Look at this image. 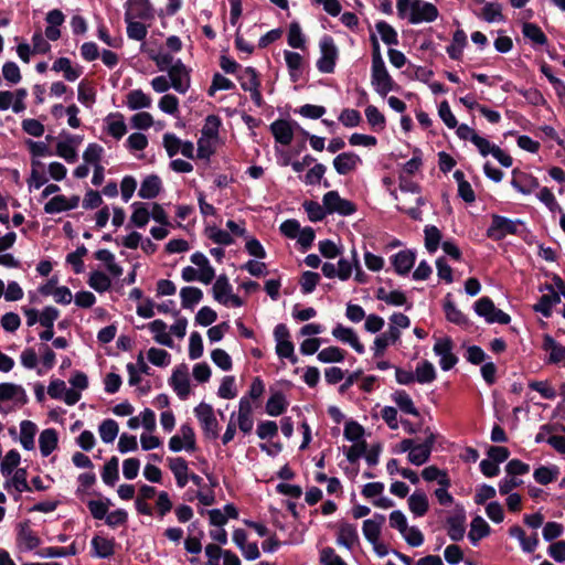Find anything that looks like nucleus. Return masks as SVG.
<instances>
[{
    "mask_svg": "<svg viewBox=\"0 0 565 565\" xmlns=\"http://www.w3.org/2000/svg\"><path fill=\"white\" fill-rule=\"evenodd\" d=\"M270 130L277 142L287 146L292 141L294 130L289 121L276 120L270 125Z\"/></svg>",
    "mask_w": 565,
    "mask_h": 565,
    "instance_id": "c85d7f7f",
    "label": "nucleus"
},
{
    "mask_svg": "<svg viewBox=\"0 0 565 565\" xmlns=\"http://www.w3.org/2000/svg\"><path fill=\"white\" fill-rule=\"evenodd\" d=\"M111 502L109 499L105 500H89L87 502V508L92 514V516L96 520H104L108 513L109 507Z\"/></svg>",
    "mask_w": 565,
    "mask_h": 565,
    "instance_id": "bf43d9fd",
    "label": "nucleus"
},
{
    "mask_svg": "<svg viewBox=\"0 0 565 565\" xmlns=\"http://www.w3.org/2000/svg\"><path fill=\"white\" fill-rule=\"evenodd\" d=\"M52 70L56 73L62 72L64 78L68 82H74L82 75V68L79 66H73L71 60L67 57H58L53 63Z\"/></svg>",
    "mask_w": 565,
    "mask_h": 565,
    "instance_id": "7c9ffc66",
    "label": "nucleus"
},
{
    "mask_svg": "<svg viewBox=\"0 0 565 565\" xmlns=\"http://www.w3.org/2000/svg\"><path fill=\"white\" fill-rule=\"evenodd\" d=\"M168 77L175 92L185 94L189 90L191 86L190 73L180 60H177L174 64L169 67Z\"/></svg>",
    "mask_w": 565,
    "mask_h": 565,
    "instance_id": "9d476101",
    "label": "nucleus"
},
{
    "mask_svg": "<svg viewBox=\"0 0 565 565\" xmlns=\"http://www.w3.org/2000/svg\"><path fill=\"white\" fill-rule=\"evenodd\" d=\"M191 262L196 266L200 275L199 281L209 285L215 278V270L203 253L196 252L191 256Z\"/></svg>",
    "mask_w": 565,
    "mask_h": 565,
    "instance_id": "412c9836",
    "label": "nucleus"
},
{
    "mask_svg": "<svg viewBox=\"0 0 565 565\" xmlns=\"http://www.w3.org/2000/svg\"><path fill=\"white\" fill-rule=\"evenodd\" d=\"M148 360L156 366L164 367L171 362V355L163 349L150 348L147 353Z\"/></svg>",
    "mask_w": 565,
    "mask_h": 565,
    "instance_id": "774afa93",
    "label": "nucleus"
},
{
    "mask_svg": "<svg viewBox=\"0 0 565 565\" xmlns=\"http://www.w3.org/2000/svg\"><path fill=\"white\" fill-rule=\"evenodd\" d=\"M32 171L31 175L28 180V184L30 189H40L42 185H44L47 182L46 177L41 171L42 163L39 160L32 159L31 162Z\"/></svg>",
    "mask_w": 565,
    "mask_h": 565,
    "instance_id": "680f3d73",
    "label": "nucleus"
},
{
    "mask_svg": "<svg viewBox=\"0 0 565 565\" xmlns=\"http://www.w3.org/2000/svg\"><path fill=\"white\" fill-rule=\"evenodd\" d=\"M161 191V180L158 175L147 177L138 191V195L142 199H153Z\"/></svg>",
    "mask_w": 565,
    "mask_h": 565,
    "instance_id": "e433bc0d",
    "label": "nucleus"
},
{
    "mask_svg": "<svg viewBox=\"0 0 565 565\" xmlns=\"http://www.w3.org/2000/svg\"><path fill=\"white\" fill-rule=\"evenodd\" d=\"M475 311L479 317L484 318L488 323L508 324L511 320L508 313L495 308L489 297H482L477 300L475 302Z\"/></svg>",
    "mask_w": 565,
    "mask_h": 565,
    "instance_id": "20e7f679",
    "label": "nucleus"
},
{
    "mask_svg": "<svg viewBox=\"0 0 565 565\" xmlns=\"http://www.w3.org/2000/svg\"><path fill=\"white\" fill-rule=\"evenodd\" d=\"M452 341L447 337L437 339L434 344V352L439 356V365L444 371H449L458 362L452 353Z\"/></svg>",
    "mask_w": 565,
    "mask_h": 565,
    "instance_id": "dca6fc26",
    "label": "nucleus"
},
{
    "mask_svg": "<svg viewBox=\"0 0 565 565\" xmlns=\"http://www.w3.org/2000/svg\"><path fill=\"white\" fill-rule=\"evenodd\" d=\"M434 441V436L430 435L424 443L415 445L407 456L408 461L415 466L426 463L430 458Z\"/></svg>",
    "mask_w": 565,
    "mask_h": 565,
    "instance_id": "4be33fe9",
    "label": "nucleus"
},
{
    "mask_svg": "<svg viewBox=\"0 0 565 565\" xmlns=\"http://www.w3.org/2000/svg\"><path fill=\"white\" fill-rule=\"evenodd\" d=\"M415 377L420 384L431 383L436 379V371L433 363L424 361L417 364Z\"/></svg>",
    "mask_w": 565,
    "mask_h": 565,
    "instance_id": "5fc2aeb1",
    "label": "nucleus"
},
{
    "mask_svg": "<svg viewBox=\"0 0 565 565\" xmlns=\"http://www.w3.org/2000/svg\"><path fill=\"white\" fill-rule=\"evenodd\" d=\"M408 508L415 516H423L428 511V498L423 491H415L408 497Z\"/></svg>",
    "mask_w": 565,
    "mask_h": 565,
    "instance_id": "c9c22d12",
    "label": "nucleus"
},
{
    "mask_svg": "<svg viewBox=\"0 0 565 565\" xmlns=\"http://www.w3.org/2000/svg\"><path fill=\"white\" fill-rule=\"evenodd\" d=\"M424 480L437 481L439 486H450V479L445 470H440L436 466H428L422 471Z\"/></svg>",
    "mask_w": 565,
    "mask_h": 565,
    "instance_id": "09e8293b",
    "label": "nucleus"
},
{
    "mask_svg": "<svg viewBox=\"0 0 565 565\" xmlns=\"http://www.w3.org/2000/svg\"><path fill=\"white\" fill-rule=\"evenodd\" d=\"M375 26H376L379 34L381 35L382 41L385 44H388V45L398 44V35L393 26H391L385 21L377 22Z\"/></svg>",
    "mask_w": 565,
    "mask_h": 565,
    "instance_id": "0e129e2a",
    "label": "nucleus"
},
{
    "mask_svg": "<svg viewBox=\"0 0 565 565\" xmlns=\"http://www.w3.org/2000/svg\"><path fill=\"white\" fill-rule=\"evenodd\" d=\"M88 285L97 292H105L111 287L110 278L103 271L95 270L90 273Z\"/></svg>",
    "mask_w": 565,
    "mask_h": 565,
    "instance_id": "603ef678",
    "label": "nucleus"
},
{
    "mask_svg": "<svg viewBox=\"0 0 565 565\" xmlns=\"http://www.w3.org/2000/svg\"><path fill=\"white\" fill-rule=\"evenodd\" d=\"M547 289L550 290V292L543 295L539 299L537 303L533 306L534 311L540 312L545 318L551 317L553 307L561 302L559 295L556 291H554V289L551 286H548Z\"/></svg>",
    "mask_w": 565,
    "mask_h": 565,
    "instance_id": "bb28decb",
    "label": "nucleus"
},
{
    "mask_svg": "<svg viewBox=\"0 0 565 565\" xmlns=\"http://www.w3.org/2000/svg\"><path fill=\"white\" fill-rule=\"evenodd\" d=\"M416 260L415 252L411 249L401 250L392 257V264L395 271L401 275H407Z\"/></svg>",
    "mask_w": 565,
    "mask_h": 565,
    "instance_id": "393cba45",
    "label": "nucleus"
},
{
    "mask_svg": "<svg viewBox=\"0 0 565 565\" xmlns=\"http://www.w3.org/2000/svg\"><path fill=\"white\" fill-rule=\"evenodd\" d=\"M114 540H109L103 536H95L92 540V547L97 557L107 558L114 554Z\"/></svg>",
    "mask_w": 565,
    "mask_h": 565,
    "instance_id": "79ce46f5",
    "label": "nucleus"
},
{
    "mask_svg": "<svg viewBox=\"0 0 565 565\" xmlns=\"http://www.w3.org/2000/svg\"><path fill=\"white\" fill-rule=\"evenodd\" d=\"M105 130L108 135L119 140L127 132V126L125 122V118L120 113L109 114L105 118Z\"/></svg>",
    "mask_w": 565,
    "mask_h": 565,
    "instance_id": "a878e982",
    "label": "nucleus"
},
{
    "mask_svg": "<svg viewBox=\"0 0 565 565\" xmlns=\"http://www.w3.org/2000/svg\"><path fill=\"white\" fill-rule=\"evenodd\" d=\"M352 257L349 259V258H340L338 264L335 265L337 267V274H338V278L342 281H345L348 280L354 268H359V257H358V253L356 250L353 248L352 249Z\"/></svg>",
    "mask_w": 565,
    "mask_h": 565,
    "instance_id": "f704fd0d",
    "label": "nucleus"
},
{
    "mask_svg": "<svg viewBox=\"0 0 565 565\" xmlns=\"http://www.w3.org/2000/svg\"><path fill=\"white\" fill-rule=\"evenodd\" d=\"M180 297L183 308H192L199 303L203 297V292L198 287H183L180 290Z\"/></svg>",
    "mask_w": 565,
    "mask_h": 565,
    "instance_id": "864d4df0",
    "label": "nucleus"
},
{
    "mask_svg": "<svg viewBox=\"0 0 565 565\" xmlns=\"http://www.w3.org/2000/svg\"><path fill=\"white\" fill-rule=\"evenodd\" d=\"M83 138L76 135L63 134L56 143V154L68 163H74L77 158V149Z\"/></svg>",
    "mask_w": 565,
    "mask_h": 565,
    "instance_id": "9b49d317",
    "label": "nucleus"
},
{
    "mask_svg": "<svg viewBox=\"0 0 565 565\" xmlns=\"http://www.w3.org/2000/svg\"><path fill=\"white\" fill-rule=\"evenodd\" d=\"M322 203L328 214L338 213L340 215H351L355 212V205L340 196L338 191H329L322 198Z\"/></svg>",
    "mask_w": 565,
    "mask_h": 565,
    "instance_id": "1a4fd4ad",
    "label": "nucleus"
},
{
    "mask_svg": "<svg viewBox=\"0 0 565 565\" xmlns=\"http://www.w3.org/2000/svg\"><path fill=\"white\" fill-rule=\"evenodd\" d=\"M520 222L500 215L492 216V223L487 231L488 237L500 241L508 234H515Z\"/></svg>",
    "mask_w": 565,
    "mask_h": 565,
    "instance_id": "f8f14e48",
    "label": "nucleus"
},
{
    "mask_svg": "<svg viewBox=\"0 0 565 565\" xmlns=\"http://www.w3.org/2000/svg\"><path fill=\"white\" fill-rule=\"evenodd\" d=\"M358 539L359 535L354 525L349 523H343L340 525L337 539L338 544L351 548Z\"/></svg>",
    "mask_w": 565,
    "mask_h": 565,
    "instance_id": "a19ab883",
    "label": "nucleus"
},
{
    "mask_svg": "<svg viewBox=\"0 0 565 565\" xmlns=\"http://www.w3.org/2000/svg\"><path fill=\"white\" fill-rule=\"evenodd\" d=\"M490 525L486 522V520L482 516L477 515L472 519L470 523V531L468 533V537L472 545H477L481 539L490 534Z\"/></svg>",
    "mask_w": 565,
    "mask_h": 565,
    "instance_id": "2f4dec72",
    "label": "nucleus"
},
{
    "mask_svg": "<svg viewBox=\"0 0 565 565\" xmlns=\"http://www.w3.org/2000/svg\"><path fill=\"white\" fill-rule=\"evenodd\" d=\"M361 163L362 159L354 152H342L333 159V168L341 175L355 171Z\"/></svg>",
    "mask_w": 565,
    "mask_h": 565,
    "instance_id": "a211bd4d",
    "label": "nucleus"
},
{
    "mask_svg": "<svg viewBox=\"0 0 565 565\" xmlns=\"http://www.w3.org/2000/svg\"><path fill=\"white\" fill-rule=\"evenodd\" d=\"M467 44V35L463 30H457L452 35L451 44L447 46L446 51L450 58L459 60L462 55L463 47Z\"/></svg>",
    "mask_w": 565,
    "mask_h": 565,
    "instance_id": "58836bf2",
    "label": "nucleus"
},
{
    "mask_svg": "<svg viewBox=\"0 0 565 565\" xmlns=\"http://www.w3.org/2000/svg\"><path fill=\"white\" fill-rule=\"evenodd\" d=\"M58 435L54 428H46L41 431L39 447L43 457L50 456L57 447Z\"/></svg>",
    "mask_w": 565,
    "mask_h": 565,
    "instance_id": "c756f323",
    "label": "nucleus"
},
{
    "mask_svg": "<svg viewBox=\"0 0 565 565\" xmlns=\"http://www.w3.org/2000/svg\"><path fill=\"white\" fill-rule=\"evenodd\" d=\"M151 104V97L141 89H132L126 96V105L130 110L149 108Z\"/></svg>",
    "mask_w": 565,
    "mask_h": 565,
    "instance_id": "72a5a7b5",
    "label": "nucleus"
},
{
    "mask_svg": "<svg viewBox=\"0 0 565 565\" xmlns=\"http://www.w3.org/2000/svg\"><path fill=\"white\" fill-rule=\"evenodd\" d=\"M96 259L105 263L108 273L114 277L122 275V268L116 263L115 255L108 249H99L95 253Z\"/></svg>",
    "mask_w": 565,
    "mask_h": 565,
    "instance_id": "a18cd8bd",
    "label": "nucleus"
},
{
    "mask_svg": "<svg viewBox=\"0 0 565 565\" xmlns=\"http://www.w3.org/2000/svg\"><path fill=\"white\" fill-rule=\"evenodd\" d=\"M6 489L14 488L18 492L31 491V488L26 481V470L17 469L10 480L4 483Z\"/></svg>",
    "mask_w": 565,
    "mask_h": 565,
    "instance_id": "3c124183",
    "label": "nucleus"
},
{
    "mask_svg": "<svg viewBox=\"0 0 565 565\" xmlns=\"http://www.w3.org/2000/svg\"><path fill=\"white\" fill-rule=\"evenodd\" d=\"M134 212L130 216V222L137 227H145L150 218V212L140 202L132 203Z\"/></svg>",
    "mask_w": 565,
    "mask_h": 565,
    "instance_id": "13d9d810",
    "label": "nucleus"
},
{
    "mask_svg": "<svg viewBox=\"0 0 565 565\" xmlns=\"http://www.w3.org/2000/svg\"><path fill=\"white\" fill-rule=\"evenodd\" d=\"M285 62L287 64V67L289 70V74L292 81H297L300 76L303 58L302 56L292 51H285L284 52Z\"/></svg>",
    "mask_w": 565,
    "mask_h": 565,
    "instance_id": "37998d69",
    "label": "nucleus"
},
{
    "mask_svg": "<svg viewBox=\"0 0 565 565\" xmlns=\"http://www.w3.org/2000/svg\"><path fill=\"white\" fill-rule=\"evenodd\" d=\"M254 409L255 405L249 401V397H242L238 403V411L235 412V420L238 429L247 435L254 427Z\"/></svg>",
    "mask_w": 565,
    "mask_h": 565,
    "instance_id": "2eb2a0df",
    "label": "nucleus"
},
{
    "mask_svg": "<svg viewBox=\"0 0 565 565\" xmlns=\"http://www.w3.org/2000/svg\"><path fill=\"white\" fill-rule=\"evenodd\" d=\"M392 399L398 408L406 414L418 416L419 413L415 407L412 397L405 391H396L392 395Z\"/></svg>",
    "mask_w": 565,
    "mask_h": 565,
    "instance_id": "c03bdc74",
    "label": "nucleus"
},
{
    "mask_svg": "<svg viewBox=\"0 0 565 565\" xmlns=\"http://www.w3.org/2000/svg\"><path fill=\"white\" fill-rule=\"evenodd\" d=\"M320 57L317 61V68L321 73L330 74L334 71L335 61L338 58V49L331 36H323L319 43Z\"/></svg>",
    "mask_w": 565,
    "mask_h": 565,
    "instance_id": "39448f33",
    "label": "nucleus"
},
{
    "mask_svg": "<svg viewBox=\"0 0 565 565\" xmlns=\"http://www.w3.org/2000/svg\"><path fill=\"white\" fill-rule=\"evenodd\" d=\"M118 458L113 457L104 466L102 479L106 484L114 486L118 480Z\"/></svg>",
    "mask_w": 565,
    "mask_h": 565,
    "instance_id": "69168bd1",
    "label": "nucleus"
},
{
    "mask_svg": "<svg viewBox=\"0 0 565 565\" xmlns=\"http://www.w3.org/2000/svg\"><path fill=\"white\" fill-rule=\"evenodd\" d=\"M385 523L383 514H374L371 519L363 522L362 531L365 539L375 545L380 540L381 529Z\"/></svg>",
    "mask_w": 565,
    "mask_h": 565,
    "instance_id": "5701e85b",
    "label": "nucleus"
},
{
    "mask_svg": "<svg viewBox=\"0 0 565 565\" xmlns=\"http://www.w3.org/2000/svg\"><path fill=\"white\" fill-rule=\"evenodd\" d=\"M425 233V247L429 253H435L440 244L441 241V233L440 231L434 226L429 225L426 226L424 230Z\"/></svg>",
    "mask_w": 565,
    "mask_h": 565,
    "instance_id": "e2e57ef3",
    "label": "nucleus"
},
{
    "mask_svg": "<svg viewBox=\"0 0 565 565\" xmlns=\"http://www.w3.org/2000/svg\"><path fill=\"white\" fill-rule=\"evenodd\" d=\"M232 290L228 278L225 275H221L212 287L213 298L224 306L241 307L243 305L242 299L234 295Z\"/></svg>",
    "mask_w": 565,
    "mask_h": 565,
    "instance_id": "423d86ee",
    "label": "nucleus"
},
{
    "mask_svg": "<svg viewBox=\"0 0 565 565\" xmlns=\"http://www.w3.org/2000/svg\"><path fill=\"white\" fill-rule=\"evenodd\" d=\"M41 543V537L31 529L28 522L18 524L15 544L19 552L25 553L34 551Z\"/></svg>",
    "mask_w": 565,
    "mask_h": 565,
    "instance_id": "6e6552de",
    "label": "nucleus"
},
{
    "mask_svg": "<svg viewBox=\"0 0 565 565\" xmlns=\"http://www.w3.org/2000/svg\"><path fill=\"white\" fill-rule=\"evenodd\" d=\"M286 407L287 403L281 393L273 394L266 403V412L270 416H278L282 414Z\"/></svg>",
    "mask_w": 565,
    "mask_h": 565,
    "instance_id": "052dcab7",
    "label": "nucleus"
},
{
    "mask_svg": "<svg viewBox=\"0 0 565 565\" xmlns=\"http://www.w3.org/2000/svg\"><path fill=\"white\" fill-rule=\"evenodd\" d=\"M168 465L175 478L178 487H185L189 481V467L185 459L181 457L169 458Z\"/></svg>",
    "mask_w": 565,
    "mask_h": 565,
    "instance_id": "cd10ccee",
    "label": "nucleus"
},
{
    "mask_svg": "<svg viewBox=\"0 0 565 565\" xmlns=\"http://www.w3.org/2000/svg\"><path fill=\"white\" fill-rule=\"evenodd\" d=\"M125 7V21L153 18V10L149 0H128Z\"/></svg>",
    "mask_w": 565,
    "mask_h": 565,
    "instance_id": "f3484780",
    "label": "nucleus"
},
{
    "mask_svg": "<svg viewBox=\"0 0 565 565\" xmlns=\"http://www.w3.org/2000/svg\"><path fill=\"white\" fill-rule=\"evenodd\" d=\"M149 330L153 333V339L157 343L168 348L173 347V340L167 331V323L160 319L153 320L148 324Z\"/></svg>",
    "mask_w": 565,
    "mask_h": 565,
    "instance_id": "473e14b6",
    "label": "nucleus"
},
{
    "mask_svg": "<svg viewBox=\"0 0 565 565\" xmlns=\"http://www.w3.org/2000/svg\"><path fill=\"white\" fill-rule=\"evenodd\" d=\"M371 84L374 87V90L383 97L393 89L394 81L390 75L384 62L372 64Z\"/></svg>",
    "mask_w": 565,
    "mask_h": 565,
    "instance_id": "0eeeda50",
    "label": "nucleus"
},
{
    "mask_svg": "<svg viewBox=\"0 0 565 565\" xmlns=\"http://www.w3.org/2000/svg\"><path fill=\"white\" fill-rule=\"evenodd\" d=\"M511 185L522 194H531L533 191L539 189L540 184L535 177L513 170Z\"/></svg>",
    "mask_w": 565,
    "mask_h": 565,
    "instance_id": "6ab92c4d",
    "label": "nucleus"
},
{
    "mask_svg": "<svg viewBox=\"0 0 565 565\" xmlns=\"http://www.w3.org/2000/svg\"><path fill=\"white\" fill-rule=\"evenodd\" d=\"M104 153V149L98 143H89L84 153L83 159L85 163L92 164L93 167L100 166V160Z\"/></svg>",
    "mask_w": 565,
    "mask_h": 565,
    "instance_id": "338daca9",
    "label": "nucleus"
},
{
    "mask_svg": "<svg viewBox=\"0 0 565 565\" xmlns=\"http://www.w3.org/2000/svg\"><path fill=\"white\" fill-rule=\"evenodd\" d=\"M396 9L399 18L411 24L430 23L439 15L437 7L424 0H397Z\"/></svg>",
    "mask_w": 565,
    "mask_h": 565,
    "instance_id": "f257e3e1",
    "label": "nucleus"
},
{
    "mask_svg": "<svg viewBox=\"0 0 565 565\" xmlns=\"http://www.w3.org/2000/svg\"><path fill=\"white\" fill-rule=\"evenodd\" d=\"M376 298L391 306H404L406 303V296L399 290L387 291L380 288L376 292Z\"/></svg>",
    "mask_w": 565,
    "mask_h": 565,
    "instance_id": "4d7b16f0",
    "label": "nucleus"
},
{
    "mask_svg": "<svg viewBox=\"0 0 565 565\" xmlns=\"http://www.w3.org/2000/svg\"><path fill=\"white\" fill-rule=\"evenodd\" d=\"M332 335L337 340L350 344L359 354L364 353V347L359 341L358 334L353 329L338 324L333 328Z\"/></svg>",
    "mask_w": 565,
    "mask_h": 565,
    "instance_id": "b1692460",
    "label": "nucleus"
},
{
    "mask_svg": "<svg viewBox=\"0 0 565 565\" xmlns=\"http://www.w3.org/2000/svg\"><path fill=\"white\" fill-rule=\"evenodd\" d=\"M118 431L119 426L117 422L110 418L103 420L98 427L100 439L105 444H111L116 439Z\"/></svg>",
    "mask_w": 565,
    "mask_h": 565,
    "instance_id": "de8ad7c7",
    "label": "nucleus"
},
{
    "mask_svg": "<svg viewBox=\"0 0 565 565\" xmlns=\"http://www.w3.org/2000/svg\"><path fill=\"white\" fill-rule=\"evenodd\" d=\"M449 297L450 295L447 296L444 303V310L447 320L458 326H469L468 318L455 306V303L449 299Z\"/></svg>",
    "mask_w": 565,
    "mask_h": 565,
    "instance_id": "ea45409f",
    "label": "nucleus"
},
{
    "mask_svg": "<svg viewBox=\"0 0 565 565\" xmlns=\"http://www.w3.org/2000/svg\"><path fill=\"white\" fill-rule=\"evenodd\" d=\"M170 386L173 388L180 399H186L191 393L189 369L185 364L178 365L169 380Z\"/></svg>",
    "mask_w": 565,
    "mask_h": 565,
    "instance_id": "4468645a",
    "label": "nucleus"
},
{
    "mask_svg": "<svg viewBox=\"0 0 565 565\" xmlns=\"http://www.w3.org/2000/svg\"><path fill=\"white\" fill-rule=\"evenodd\" d=\"M522 33L534 44L544 45L547 42L546 35L543 33L541 28L534 23H523Z\"/></svg>",
    "mask_w": 565,
    "mask_h": 565,
    "instance_id": "6e6d98bb",
    "label": "nucleus"
},
{
    "mask_svg": "<svg viewBox=\"0 0 565 565\" xmlns=\"http://www.w3.org/2000/svg\"><path fill=\"white\" fill-rule=\"evenodd\" d=\"M38 427L31 420H22L20 424V443L22 447L26 450H32L34 448V436L36 434Z\"/></svg>",
    "mask_w": 565,
    "mask_h": 565,
    "instance_id": "4c0bfd02",
    "label": "nucleus"
},
{
    "mask_svg": "<svg viewBox=\"0 0 565 565\" xmlns=\"http://www.w3.org/2000/svg\"><path fill=\"white\" fill-rule=\"evenodd\" d=\"M28 402L25 390L14 383L0 384V413H9L22 407Z\"/></svg>",
    "mask_w": 565,
    "mask_h": 565,
    "instance_id": "f03ea898",
    "label": "nucleus"
},
{
    "mask_svg": "<svg viewBox=\"0 0 565 565\" xmlns=\"http://www.w3.org/2000/svg\"><path fill=\"white\" fill-rule=\"evenodd\" d=\"M194 414L202 427L204 436L210 439H216L220 434V428L213 407L202 402L194 408Z\"/></svg>",
    "mask_w": 565,
    "mask_h": 565,
    "instance_id": "7ed1b4c3",
    "label": "nucleus"
},
{
    "mask_svg": "<svg viewBox=\"0 0 565 565\" xmlns=\"http://www.w3.org/2000/svg\"><path fill=\"white\" fill-rule=\"evenodd\" d=\"M543 348L550 353V362L558 363L565 359V348L558 344L552 337H544Z\"/></svg>",
    "mask_w": 565,
    "mask_h": 565,
    "instance_id": "49530a36",
    "label": "nucleus"
},
{
    "mask_svg": "<svg viewBox=\"0 0 565 565\" xmlns=\"http://www.w3.org/2000/svg\"><path fill=\"white\" fill-rule=\"evenodd\" d=\"M287 42L288 45L291 46L292 49H306V38L298 22L290 23L288 29Z\"/></svg>",
    "mask_w": 565,
    "mask_h": 565,
    "instance_id": "8fccbe9b",
    "label": "nucleus"
},
{
    "mask_svg": "<svg viewBox=\"0 0 565 565\" xmlns=\"http://www.w3.org/2000/svg\"><path fill=\"white\" fill-rule=\"evenodd\" d=\"M180 434L174 435L169 440V449L178 452L181 450L194 451L195 450V434L189 424L181 425Z\"/></svg>",
    "mask_w": 565,
    "mask_h": 565,
    "instance_id": "ddd939ff",
    "label": "nucleus"
},
{
    "mask_svg": "<svg viewBox=\"0 0 565 565\" xmlns=\"http://www.w3.org/2000/svg\"><path fill=\"white\" fill-rule=\"evenodd\" d=\"M78 203V195H72L71 198H66L65 195H56L44 205V211L49 214L61 213L77 207Z\"/></svg>",
    "mask_w": 565,
    "mask_h": 565,
    "instance_id": "aec40b11",
    "label": "nucleus"
}]
</instances>
